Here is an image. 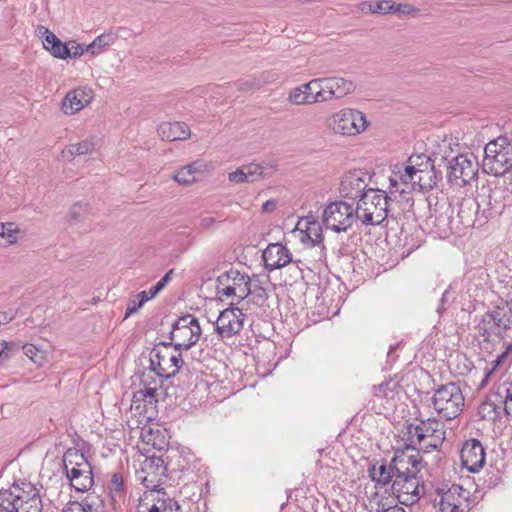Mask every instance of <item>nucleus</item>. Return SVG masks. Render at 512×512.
<instances>
[{
    "label": "nucleus",
    "mask_w": 512,
    "mask_h": 512,
    "mask_svg": "<svg viewBox=\"0 0 512 512\" xmlns=\"http://www.w3.org/2000/svg\"><path fill=\"white\" fill-rule=\"evenodd\" d=\"M164 504L162 494L145 492L138 501L136 512H165Z\"/></svg>",
    "instance_id": "32"
},
{
    "label": "nucleus",
    "mask_w": 512,
    "mask_h": 512,
    "mask_svg": "<svg viewBox=\"0 0 512 512\" xmlns=\"http://www.w3.org/2000/svg\"><path fill=\"white\" fill-rule=\"evenodd\" d=\"M142 403H143V408H145L146 407L145 398L137 397V391L134 392L133 398H132V407L134 406L135 409L140 410L142 408Z\"/></svg>",
    "instance_id": "63"
},
{
    "label": "nucleus",
    "mask_w": 512,
    "mask_h": 512,
    "mask_svg": "<svg viewBox=\"0 0 512 512\" xmlns=\"http://www.w3.org/2000/svg\"><path fill=\"white\" fill-rule=\"evenodd\" d=\"M124 479L120 473H114L110 480L111 498L113 504L117 502V498L123 495Z\"/></svg>",
    "instance_id": "44"
},
{
    "label": "nucleus",
    "mask_w": 512,
    "mask_h": 512,
    "mask_svg": "<svg viewBox=\"0 0 512 512\" xmlns=\"http://www.w3.org/2000/svg\"><path fill=\"white\" fill-rule=\"evenodd\" d=\"M202 330L198 319L191 314L179 317L173 324L170 339L176 350H188L200 339Z\"/></svg>",
    "instance_id": "14"
},
{
    "label": "nucleus",
    "mask_w": 512,
    "mask_h": 512,
    "mask_svg": "<svg viewBox=\"0 0 512 512\" xmlns=\"http://www.w3.org/2000/svg\"><path fill=\"white\" fill-rule=\"evenodd\" d=\"M88 206L87 204L83 203H75L71 206L69 213H68V220L69 222H78L80 221L83 216L87 213Z\"/></svg>",
    "instance_id": "47"
},
{
    "label": "nucleus",
    "mask_w": 512,
    "mask_h": 512,
    "mask_svg": "<svg viewBox=\"0 0 512 512\" xmlns=\"http://www.w3.org/2000/svg\"><path fill=\"white\" fill-rule=\"evenodd\" d=\"M97 143V137L91 136L79 143L71 144L63 150V157L71 160L75 156L90 154L95 150Z\"/></svg>",
    "instance_id": "33"
},
{
    "label": "nucleus",
    "mask_w": 512,
    "mask_h": 512,
    "mask_svg": "<svg viewBox=\"0 0 512 512\" xmlns=\"http://www.w3.org/2000/svg\"><path fill=\"white\" fill-rule=\"evenodd\" d=\"M249 290V295H251L252 300L257 305H263L268 298L266 289L261 286L259 281H252L250 279Z\"/></svg>",
    "instance_id": "43"
},
{
    "label": "nucleus",
    "mask_w": 512,
    "mask_h": 512,
    "mask_svg": "<svg viewBox=\"0 0 512 512\" xmlns=\"http://www.w3.org/2000/svg\"><path fill=\"white\" fill-rule=\"evenodd\" d=\"M20 229L12 222L0 223V247L17 243Z\"/></svg>",
    "instance_id": "36"
},
{
    "label": "nucleus",
    "mask_w": 512,
    "mask_h": 512,
    "mask_svg": "<svg viewBox=\"0 0 512 512\" xmlns=\"http://www.w3.org/2000/svg\"><path fill=\"white\" fill-rule=\"evenodd\" d=\"M66 476L78 492H86L94 484L92 467L84 454L75 448H69L63 455Z\"/></svg>",
    "instance_id": "5"
},
{
    "label": "nucleus",
    "mask_w": 512,
    "mask_h": 512,
    "mask_svg": "<svg viewBox=\"0 0 512 512\" xmlns=\"http://www.w3.org/2000/svg\"><path fill=\"white\" fill-rule=\"evenodd\" d=\"M478 333L483 341H491L494 337L502 338L512 328V305L509 301H501L492 310L483 314Z\"/></svg>",
    "instance_id": "6"
},
{
    "label": "nucleus",
    "mask_w": 512,
    "mask_h": 512,
    "mask_svg": "<svg viewBox=\"0 0 512 512\" xmlns=\"http://www.w3.org/2000/svg\"><path fill=\"white\" fill-rule=\"evenodd\" d=\"M414 449L406 447L403 450L396 451L389 463L381 461L379 466L374 464L368 468L369 477L377 486L383 488L389 484L392 485L395 478L398 477V471L395 469L403 462L411 461V453Z\"/></svg>",
    "instance_id": "16"
},
{
    "label": "nucleus",
    "mask_w": 512,
    "mask_h": 512,
    "mask_svg": "<svg viewBox=\"0 0 512 512\" xmlns=\"http://www.w3.org/2000/svg\"><path fill=\"white\" fill-rule=\"evenodd\" d=\"M245 315L242 309L230 304V306L220 312L216 322L215 330L221 338H231L240 334L243 329Z\"/></svg>",
    "instance_id": "19"
},
{
    "label": "nucleus",
    "mask_w": 512,
    "mask_h": 512,
    "mask_svg": "<svg viewBox=\"0 0 512 512\" xmlns=\"http://www.w3.org/2000/svg\"><path fill=\"white\" fill-rule=\"evenodd\" d=\"M442 512H469V492L462 486L453 484L441 497Z\"/></svg>",
    "instance_id": "22"
},
{
    "label": "nucleus",
    "mask_w": 512,
    "mask_h": 512,
    "mask_svg": "<svg viewBox=\"0 0 512 512\" xmlns=\"http://www.w3.org/2000/svg\"><path fill=\"white\" fill-rule=\"evenodd\" d=\"M391 13L398 15L417 16L419 14V9L408 3L395 4L393 2Z\"/></svg>",
    "instance_id": "49"
},
{
    "label": "nucleus",
    "mask_w": 512,
    "mask_h": 512,
    "mask_svg": "<svg viewBox=\"0 0 512 512\" xmlns=\"http://www.w3.org/2000/svg\"><path fill=\"white\" fill-rule=\"evenodd\" d=\"M482 201L495 213H499L507 205H512V197L501 183L490 188Z\"/></svg>",
    "instance_id": "29"
},
{
    "label": "nucleus",
    "mask_w": 512,
    "mask_h": 512,
    "mask_svg": "<svg viewBox=\"0 0 512 512\" xmlns=\"http://www.w3.org/2000/svg\"><path fill=\"white\" fill-rule=\"evenodd\" d=\"M183 364L180 350L172 347L171 343H160L150 352V365L156 373L169 379L174 377Z\"/></svg>",
    "instance_id": "9"
},
{
    "label": "nucleus",
    "mask_w": 512,
    "mask_h": 512,
    "mask_svg": "<svg viewBox=\"0 0 512 512\" xmlns=\"http://www.w3.org/2000/svg\"><path fill=\"white\" fill-rule=\"evenodd\" d=\"M67 49L69 52L68 58H78L84 54L86 51V47L84 48L81 44H78L76 41L66 42Z\"/></svg>",
    "instance_id": "51"
},
{
    "label": "nucleus",
    "mask_w": 512,
    "mask_h": 512,
    "mask_svg": "<svg viewBox=\"0 0 512 512\" xmlns=\"http://www.w3.org/2000/svg\"><path fill=\"white\" fill-rule=\"evenodd\" d=\"M216 222V219L212 216H203L200 218L199 226L204 230H211L214 229Z\"/></svg>",
    "instance_id": "58"
},
{
    "label": "nucleus",
    "mask_w": 512,
    "mask_h": 512,
    "mask_svg": "<svg viewBox=\"0 0 512 512\" xmlns=\"http://www.w3.org/2000/svg\"><path fill=\"white\" fill-rule=\"evenodd\" d=\"M493 364V370L497 369L498 367H501L503 365L509 364V362L506 360V358L503 356L502 353H500L496 359L492 362Z\"/></svg>",
    "instance_id": "64"
},
{
    "label": "nucleus",
    "mask_w": 512,
    "mask_h": 512,
    "mask_svg": "<svg viewBox=\"0 0 512 512\" xmlns=\"http://www.w3.org/2000/svg\"><path fill=\"white\" fill-rule=\"evenodd\" d=\"M158 134L162 140L184 141L190 138L191 131L185 122H163L158 127Z\"/></svg>",
    "instance_id": "28"
},
{
    "label": "nucleus",
    "mask_w": 512,
    "mask_h": 512,
    "mask_svg": "<svg viewBox=\"0 0 512 512\" xmlns=\"http://www.w3.org/2000/svg\"><path fill=\"white\" fill-rule=\"evenodd\" d=\"M42 499L34 484L16 480L0 489V512H42Z\"/></svg>",
    "instance_id": "2"
},
{
    "label": "nucleus",
    "mask_w": 512,
    "mask_h": 512,
    "mask_svg": "<svg viewBox=\"0 0 512 512\" xmlns=\"http://www.w3.org/2000/svg\"><path fill=\"white\" fill-rule=\"evenodd\" d=\"M16 315L17 312L12 309H9L8 311H0V326L11 322L15 319Z\"/></svg>",
    "instance_id": "59"
},
{
    "label": "nucleus",
    "mask_w": 512,
    "mask_h": 512,
    "mask_svg": "<svg viewBox=\"0 0 512 512\" xmlns=\"http://www.w3.org/2000/svg\"><path fill=\"white\" fill-rule=\"evenodd\" d=\"M300 263L301 261L292 260V262L288 264L290 265L289 270L291 271V277L294 279V281L303 278L302 269L299 266Z\"/></svg>",
    "instance_id": "57"
},
{
    "label": "nucleus",
    "mask_w": 512,
    "mask_h": 512,
    "mask_svg": "<svg viewBox=\"0 0 512 512\" xmlns=\"http://www.w3.org/2000/svg\"><path fill=\"white\" fill-rule=\"evenodd\" d=\"M92 100V91L86 88H76L68 92L62 101V111L73 115L83 109Z\"/></svg>",
    "instance_id": "25"
},
{
    "label": "nucleus",
    "mask_w": 512,
    "mask_h": 512,
    "mask_svg": "<svg viewBox=\"0 0 512 512\" xmlns=\"http://www.w3.org/2000/svg\"><path fill=\"white\" fill-rule=\"evenodd\" d=\"M507 176L504 177L502 181V185L505 187V189L510 193L512 197V169L507 172Z\"/></svg>",
    "instance_id": "62"
},
{
    "label": "nucleus",
    "mask_w": 512,
    "mask_h": 512,
    "mask_svg": "<svg viewBox=\"0 0 512 512\" xmlns=\"http://www.w3.org/2000/svg\"><path fill=\"white\" fill-rule=\"evenodd\" d=\"M206 170L207 164L203 160H196L178 170L173 179L180 185H189L196 182Z\"/></svg>",
    "instance_id": "30"
},
{
    "label": "nucleus",
    "mask_w": 512,
    "mask_h": 512,
    "mask_svg": "<svg viewBox=\"0 0 512 512\" xmlns=\"http://www.w3.org/2000/svg\"><path fill=\"white\" fill-rule=\"evenodd\" d=\"M390 381L382 382L373 388V396L376 398H388L392 390L390 389Z\"/></svg>",
    "instance_id": "52"
},
{
    "label": "nucleus",
    "mask_w": 512,
    "mask_h": 512,
    "mask_svg": "<svg viewBox=\"0 0 512 512\" xmlns=\"http://www.w3.org/2000/svg\"><path fill=\"white\" fill-rule=\"evenodd\" d=\"M461 464L471 473L478 472L485 464L486 454L481 442L475 438L466 440L460 450Z\"/></svg>",
    "instance_id": "21"
},
{
    "label": "nucleus",
    "mask_w": 512,
    "mask_h": 512,
    "mask_svg": "<svg viewBox=\"0 0 512 512\" xmlns=\"http://www.w3.org/2000/svg\"><path fill=\"white\" fill-rule=\"evenodd\" d=\"M423 158H425V162L416 165V189L428 191L436 187L441 175L434 169L429 158L424 155Z\"/></svg>",
    "instance_id": "26"
},
{
    "label": "nucleus",
    "mask_w": 512,
    "mask_h": 512,
    "mask_svg": "<svg viewBox=\"0 0 512 512\" xmlns=\"http://www.w3.org/2000/svg\"><path fill=\"white\" fill-rule=\"evenodd\" d=\"M95 501L90 496L85 497L81 503H75L67 510L63 512H97L94 509Z\"/></svg>",
    "instance_id": "46"
},
{
    "label": "nucleus",
    "mask_w": 512,
    "mask_h": 512,
    "mask_svg": "<svg viewBox=\"0 0 512 512\" xmlns=\"http://www.w3.org/2000/svg\"><path fill=\"white\" fill-rule=\"evenodd\" d=\"M112 40V35L102 34L86 46V52H90L92 55H96L100 53L105 47L109 46Z\"/></svg>",
    "instance_id": "42"
},
{
    "label": "nucleus",
    "mask_w": 512,
    "mask_h": 512,
    "mask_svg": "<svg viewBox=\"0 0 512 512\" xmlns=\"http://www.w3.org/2000/svg\"><path fill=\"white\" fill-rule=\"evenodd\" d=\"M155 296H152L151 290L149 291H141L137 294L139 305H144L147 301L154 298Z\"/></svg>",
    "instance_id": "61"
},
{
    "label": "nucleus",
    "mask_w": 512,
    "mask_h": 512,
    "mask_svg": "<svg viewBox=\"0 0 512 512\" xmlns=\"http://www.w3.org/2000/svg\"><path fill=\"white\" fill-rule=\"evenodd\" d=\"M163 501H165V504L163 505V506H165V512L181 511V506L179 505V503L177 501H175L174 499L168 497L167 495L163 496Z\"/></svg>",
    "instance_id": "56"
},
{
    "label": "nucleus",
    "mask_w": 512,
    "mask_h": 512,
    "mask_svg": "<svg viewBox=\"0 0 512 512\" xmlns=\"http://www.w3.org/2000/svg\"><path fill=\"white\" fill-rule=\"evenodd\" d=\"M371 175L361 169H356L345 173L342 176L339 193L342 197L348 199L361 198L369 188Z\"/></svg>",
    "instance_id": "20"
},
{
    "label": "nucleus",
    "mask_w": 512,
    "mask_h": 512,
    "mask_svg": "<svg viewBox=\"0 0 512 512\" xmlns=\"http://www.w3.org/2000/svg\"><path fill=\"white\" fill-rule=\"evenodd\" d=\"M444 439L445 431H438L437 433L431 436L423 437V440L421 441L410 442V445L408 447L416 450L419 454L420 451L430 452L431 450H435L441 447Z\"/></svg>",
    "instance_id": "34"
},
{
    "label": "nucleus",
    "mask_w": 512,
    "mask_h": 512,
    "mask_svg": "<svg viewBox=\"0 0 512 512\" xmlns=\"http://www.w3.org/2000/svg\"><path fill=\"white\" fill-rule=\"evenodd\" d=\"M393 195V191L386 193L383 190L369 188L362 194L355 208L358 220L366 226L381 224L396 202Z\"/></svg>",
    "instance_id": "3"
},
{
    "label": "nucleus",
    "mask_w": 512,
    "mask_h": 512,
    "mask_svg": "<svg viewBox=\"0 0 512 512\" xmlns=\"http://www.w3.org/2000/svg\"><path fill=\"white\" fill-rule=\"evenodd\" d=\"M167 478V467L159 456L147 457L136 471V480L139 481L147 492L159 493L166 496V492L160 486Z\"/></svg>",
    "instance_id": "13"
},
{
    "label": "nucleus",
    "mask_w": 512,
    "mask_h": 512,
    "mask_svg": "<svg viewBox=\"0 0 512 512\" xmlns=\"http://www.w3.org/2000/svg\"><path fill=\"white\" fill-rule=\"evenodd\" d=\"M315 82H318V78H314L312 80H310L309 82L307 83H304L302 85H300L299 87L301 88V91L304 92V95L305 96H312V97H315V88H319V84L315 85L314 83Z\"/></svg>",
    "instance_id": "55"
},
{
    "label": "nucleus",
    "mask_w": 512,
    "mask_h": 512,
    "mask_svg": "<svg viewBox=\"0 0 512 512\" xmlns=\"http://www.w3.org/2000/svg\"><path fill=\"white\" fill-rule=\"evenodd\" d=\"M228 179H229V181H231L233 183H237V184L247 182L243 165L241 167H239L238 169H236L235 171L230 172L228 174Z\"/></svg>",
    "instance_id": "54"
},
{
    "label": "nucleus",
    "mask_w": 512,
    "mask_h": 512,
    "mask_svg": "<svg viewBox=\"0 0 512 512\" xmlns=\"http://www.w3.org/2000/svg\"><path fill=\"white\" fill-rule=\"evenodd\" d=\"M497 396L500 402L504 404L505 414L512 417V382L500 385L497 389Z\"/></svg>",
    "instance_id": "38"
},
{
    "label": "nucleus",
    "mask_w": 512,
    "mask_h": 512,
    "mask_svg": "<svg viewBox=\"0 0 512 512\" xmlns=\"http://www.w3.org/2000/svg\"><path fill=\"white\" fill-rule=\"evenodd\" d=\"M301 233L302 241L311 246L319 245L323 241L322 227L317 220L307 221L306 228L301 230Z\"/></svg>",
    "instance_id": "35"
},
{
    "label": "nucleus",
    "mask_w": 512,
    "mask_h": 512,
    "mask_svg": "<svg viewBox=\"0 0 512 512\" xmlns=\"http://www.w3.org/2000/svg\"><path fill=\"white\" fill-rule=\"evenodd\" d=\"M438 431H443V425L433 418H428L408 427V439L410 442L421 441L423 437L431 436Z\"/></svg>",
    "instance_id": "31"
},
{
    "label": "nucleus",
    "mask_w": 512,
    "mask_h": 512,
    "mask_svg": "<svg viewBox=\"0 0 512 512\" xmlns=\"http://www.w3.org/2000/svg\"><path fill=\"white\" fill-rule=\"evenodd\" d=\"M314 84L320 85L319 91H315L319 103L341 99L353 93L356 87L352 80L338 76L320 77Z\"/></svg>",
    "instance_id": "18"
},
{
    "label": "nucleus",
    "mask_w": 512,
    "mask_h": 512,
    "mask_svg": "<svg viewBox=\"0 0 512 512\" xmlns=\"http://www.w3.org/2000/svg\"><path fill=\"white\" fill-rule=\"evenodd\" d=\"M422 468V457L416 451L411 453V461L399 465L398 477L393 481L391 490L398 501L406 506L417 503L425 494V486L418 477Z\"/></svg>",
    "instance_id": "1"
},
{
    "label": "nucleus",
    "mask_w": 512,
    "mask_h": 512,
    "mask_svg": "<svg viewBox=\"0 0 512 512\" xmlns=\"http://www.w3.org/2000/svg\"><path fill=\"white\" fill-rule=\"evenodd\" d=\"M164 380H165V378L159 376L156 373V371H154L152 369L151 365L149 366V369L143 371L142 375H141V384L145 388L155 387L156 389L159 390V388L162 386Z\"/></svg>",
    "instance_id": "40"
},
{
    "label": "nucleus",
    "mask_w": 512,
    "mask_h": 512,
    "mask_svg": "<svg viewBox=\"0 0 512 512\" xmlns=\"http://www.w3.org/2000/svg\"><path fill=\"white\" fill-rule=\"evenodd\" d=\"M480 204L472 197L463 198L458 205L456 223L464 228L481 226L483 221L478 218Z\"/></svg>",
    "instance_id": "24"
},
{
    "label": "nucleus",
    "mask_w": 512,
    "mask_h": 512,
    "mask_svg": "<svg viewBox=\"0 0 512 512\" xmlns=\"http://www.w3.org/2000/svg\"><path fill=\"white\" fill-rule=\"evenodd\" d=\"M248 183H253L263 179L264 168L257 163L243 165Z\"/></svg>",
    "instance_id": "45"
},
{
    "label": "nucleus",
    "mask_w": 512,
    "mask_h": 512,
    "mask_svg": "<svg viewBox=\"0 0 512 512\" xmlns=\"http://www.w3.org/2000/svg\"><path fill=\"white\" fill-rule=\"evenodd\" d=\"M500 409L501 407L496 404L495 401L490 398H486L479 405L478 414L481 419L494 422L500 416Z\"/></svg>",
    "instance_id": "37"
},
{
    "label": "nucleus",
    "mask_w": 512,
    "mask_h": 512,
    "mask_svg": "<svg viewBox=\"0 0 512 512\" xmlns=\"http://www.w3.org/2000/svg\"><path fill=\"white\" fill-rule=\"evenodd\" d=\"M288 100L295 105H312L319 103L318 100H316V96H305L304 92L301 91L299 86L290 91Z\"/></svg>",
    "instance_id": "41"
},
{
    "label": "nucleus",
    "mask_w": 512,
    "mask_h": 512,
    "mask_svg": "<svg viewBox=\"0 0 512 512\" xmlns=\"http://www.w3.org/2000/svg\"><path fill=\"white\" fill-rule=\"evenodd\" d=\"M420 159H423V155L409 157L408 164L397 166V170L393 171L389 178L390 191L394 192V200L397 201L398 197H403L409 207H412L413 200L407 195L409 191L416 190V165Z\"/></svg>",
    "instance_id": "8"
},
{
    "label": "nucleus",
    "mask_w": 512,
    "mask_h": 512,
    "mask_svg": "<svg viewBox=\"0 0 512 512\" xmlns=\"http://www.w3.org/2000/svg\"><path fill=\"white\" fill-rule=\"evenodd\" d=\"M236 84L240 91H253L262 86V82L256 78L241 79Z\"/></svg>",
    "instance_id": "50"
},
{
    "label": "nucleus",
    "mask_w": 512,
    "mask_h": 512,
    "mask_svg": "<svg viewBox=\"0 0 512 512\" xmlns=\"http://www.w3.org/2000/svg\"><path fill=\"white\" fill-rule=\"evenodd\" d=\"M325 123L333 132L344 136L360 134L368 126L365 114L352 108H344L333 113Z\"/></svg>",
    "instance_id": "10"
},
{
    "label": "nucleus",
    "mask_w": 512,
    "mask_h": 512,
    "mask_svg": "<svg viewBox=\"0 0 512 512\" xmlns=\"http://www.w3.org/2000/svg\"><path fill=\"white\" fill-rule=\"evenodd\" d=\"M392 8H393V2L390 0H380V1H375V2H363L361 4L362 11H365L367 9L370 13H377V14L391 13Z\"/></svg>",
    "instance_id": "39"
},
{
    "label": "nucleus",
    "mask_w": 512,
    "mask_h": 512,
    "mask_svg": "<svg viewBox=\"0 0 512 512\" xmlns=\"http://www.w3.org/2000/svg\"><path fill=\"white\" fill-rule=\"evenodd\" d=\"M250 277L246 273L230 269L217 277V293L227 297H236L239 301L249 296Z\"/></svg>",
    "instance_id": "17"
},
{
    "label": "nucleus",
    "mask_w": 512,
    "mask_h": 512,
    "mask_svg": "<svg viewBox=\"0 0 512 512\" xmlns=\"http://www.w3.org/2000/svg\"><path fill=\"white\" fill-rule=\"evenodd\" d=\"M432 404L442 418L455 419L464 408V396L461 388L453 382L441 385L433 394Z\"/></svg>",
    "instance_id": "7"
},
{
    "label": "nucleus",
    "mask_w": 512,
    "mask_h": 512,
    "mask_svg": "<svg viewBox=\"0 0 512 512\" xmlns=\"http://www.w3.org/2000/svg\"><path fill=\"white\" fill-rule=\"evenodd\" d=\"M173 274V269L169 270L157 283L155 286L150 288L152 296H156L171 280V276Z\"/></svg>",
    "instance_id": "53"
},
{
    "label": "nucleus",
    "mask_w": 512,
    "mask_h": 512,
    "mask_svg": "<svg viewBox=\"0 0 512 512\" xmlns=\"http://www.w3.org/2000/svg\"><path fill=\"white\" fill-rule=\"evenodd\" d=\"M430 215L427 218V225L431 231L439 238H447L453 233L460 232V227L453 219L454 208L447 199L437 201L432 208V202L429 199Z\"/></svg>",
    "instance_id": "11"
},
{
    "label": "nucleus",
    "mask_w": 512,
    "mask_h": 512,
    "mask_svg": "<svg viewBox=\"0 0 512 512\" xmlns=\"http://www.w3.org/2000/svg\"><path fill=\"white\" fill-rule=\"evenodd\" d=\"M482 167L486 174L496 177L512 170V142L508 137L499 136L485 145Z\"/></svg>",
    "instance_id": "4"
},
{
    "label": "nucleus",
    "mask_w": 512,
    "mask_h": 512,
    "mask_svg": "<svg viewBox=\"0 0 512 512\" xmlns=\"http://www.w3.org/2000/svg\"><path fill=\"white\" fill-rule=\"evenodd\" d=\"M355 208L344 201L329 203L322 214V221L326 229L334 232H346L357 222Z\"/></svg>",
    "instance_id": "12"
},
{
    "label": "nucleus",
    "mask_w": 512,
    "mask_h": 512,
    "mask_svg": "<svg viewBox=\"0 0 512 512\" xmlns=\"http://www.w3.org/2000/svg\"><path fill=\"white\" fill-rule=\"evenodd\" d=\"M158 389L155 387H143L137 391V397L145 398V405H155L158 402Z\"/></svg>",
    "instance_id": "48"
},
{
    "label": "nucleus",
    "mask_w": 512,
    "mask_h": 512,
    "mask_svg": "<svg viewBox=\"0 0 512 512\" xmlns=\"http://www.w3.org/2000/svg\"><path fill=\"white\" fill-rule=\"evenodd\" d=\"M478 168L479 163L472 153L458 154L448 162L447 176L453 185L464 187L477 178Z\"/></svg>",
    "instance_id": "15"
},
{
    "label": "nucleus",
    "mask_w": 512,
    "mask_h": 512,
    "mask_svg": "<svg viewBox=\"0 0 512 512\" xmlns=\"http://www.w3.org/2000/svg\"><path fill=\"white\" fill-rule=\"evenodd\" d=\"M37 32L43 38V47L55 58L67 59L69 52L67 44L62 42L53 32L44 26H38Z\"/></svg>",
    "instance_id": "27"
},
{
    "label": "nucleus",
    "mask_w": 512,
    "mask_h": 512,
    "mask_svg": "<svg viewBox=\"0 0 512 512\" xmlns=\"http://www.w3.org/2000/svg\"><path fill=\"white\" fill-rule=\"evenodd\" d=\"M262 258L268 271L280 269L292 262L290 251L281 243H270L264 249Z\"/></svg>",
    "instance_id": "23"
},
{
    "label": "nucleus",
    "mask_w": 512,
    "mask_h": 512,
    "mask_svg": "<svg viewBox=\"0 0 512 512\" xmlns=\"http://www.w3.org/2000/svg\"><path fill=\"white\" fill-rule=\"evenodd\" d=\"M141 307H142V305H139V302H136L135 299L131 300L129 302V304H128L127 309H126V312H125V315H124V319H127L132 314L136 313Z\"/></svg>",
    "instance_id": "60"
}]
</instances>
